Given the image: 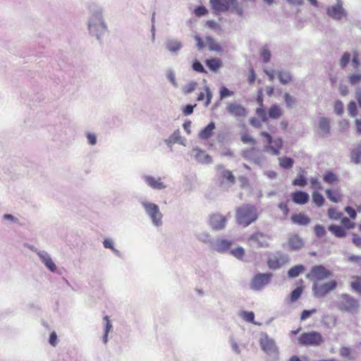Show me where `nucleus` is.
Masks as SVG:
<instances>
[{
    "label": "nucleus",
    "instance_id": "obj_1",
    "mask_svg": "<svg viewBox=\"0 0 361 361\" xmlns=\"http://www.w3.org/2000/svg\"><path fill=\"white\" fill-rule=\"evenodd\" d=\"M257 218V210L254 205L243 204L236 209V222L244 227H246L255 222Z\"/></svg>",
    "mask_w": 361,
    "mask_h": 361
},
{
    "label": "nucleus",
    "instance_id": "obj_2",
    "mask_svg": "<svg viewBox=\"0 0 361 361\" xmlns=\"http://www.w3.org/2000/svg\"><path fill=\"white\" fill-rule=\"evenodd\" d=\"M212 8L217 12L228 10L235 11L238 15L243 14V8L237 0H210Z\"/></svg>",
    "mask_w": 361,
    "mask_h": 361
},
{
    "label": "nucleus",
    "instance_id": "obj_3",
    "mask_svg": "<svg viewBox=\"0 0 361 361\" xmlns=\"http://www.w3.org/2000/svg\"><path fill=\"white\" fill-rule=\"evenodd\" d=\"M259 343L263 351L273 360H277L279 357V348L275 341L267 334H262Z\"/></svg>",
    "mask_w": 361,
    "mask_h": 361
},
{
    "label": "nucleus",
    "instance_id": "obj_4",
    "mask_svg": "<svg viewBox=\"0 0 361 361\" xmlns=\"http://www.w3.org/2000/svg\"><path fill=\"white\" fill-rule=\"evenodd\" d=\"M298 341L302 345L319 346L324 342V338L319 332L312 331L302 334Z\"/></svg>",
    "mask_w": 361,
    "mask_h": 361
},
{
    "label": "nucleus",
    "instance_id": "obj_5",
    "mask_svg": "<svg viewBox=\"0 0 361 361\" xmlns=\"http://www.w3.org/2000/svg\"><path fill=\"white\" fill-rule=\"evenodd\" d=\"M260 135L264 137L268 143V145L265 146L264 149L271 152L273 155H279L283 147V140L281 138L273 140L271 135L265 131L261 132Z\"/></svg>",
    "mask_w": 361,
    "mask_h": 361
},
{
    "label": "nucleus",
    "instance_id": "obj_6",
    "mask_svg": "<svg viewBox=\"0 0 361 361\" xmlns=\"http://www.w3.org/2000/svg\"><path fill=\"white\" fill-rule=\"evenodd\" d=\"M331 276V272L323 265L313 266L306 277L310 280H324Z\"/></svg>",
    "mask_w": 361,
    "mask_h": 361
},
{
    "label": "nucleus",
    "instance_id": "obj_7",
    "mask_svg": "<svg viewBox=\"0 0 361 361\" xmlns=\"http://www.w3.org/2000/svg\"><path fill=\"white\" fill-rule=\"evenodd\" d=\"M289 261L288 255L277 252L268 257L267 265L271 269H278Z\"/></svg>",
    "mask_w": 361,
    "mask_h": 361
},
{
    "label": "nucleus",
    "instance_id": "obj_8",
    "mask_svg": "<svg viewBox=\"0 0 361 361\" xmlns=\"http://www.w3.org/2000/svg\"><path fill=\"white\" fill-rule=\"evenodd\" d=\"M142 206L147 214L150 216L154 224L157 226L161 224L162 214L159 211V207L150 202H143Z\"/></svg>",
    "mask_w": 361,
    "mask_h": 361
},
{
    "label": "nucleus",
    "instance_id": "obj_9",
    "mask_svg": "<svg viewBox=\"0 0 361 361\" xmlns=\"http://www.w3.org/2000/svg\"><path fill=\"white\" fill-rule=\"evenodd\" d=\"M358 302L357 300L350 297L348 295H343L341 300L338 304L340 310L350 313H355L358 309Z\"/></svg>",
    "mask_w": 361,
    "mask_h": 361
},
{
    "label": "nucleus",
    "instance_id": "obj_10",
    "mask_svg": "<svg viewBox=\"0 0 361 361\" xmlns=\"http://www.w3.org/2000/svg\"><path fill=\"white\" fill-rule=\"evenodd\" d=\"M271 277L272 274L271 273L257 274L253 277L251 286L255 290H259L267 285L270 282Z\"/></svg>",
    "mask_w": 361,
    "mask_h": 361
},
{
    "label": "nucleus",
    "instance_id": "obj_11",
    "mask_svg": "<svg viewBox=\"0 0 361 361\" xmlns=\"http://www.w3.org/2000/svg\"><path fill=\"white\" fill-rule=\"evenodd\" d=\"M326 13L329 17L335 20H341L345 16V10L340 0L337 1L336 5L329 6L326 9Z\"/></svg>",
    "mask_w": 361,
    "mask_h": 361
},
{
    "label": "nucleus",
    "instance_id": "obj_12",
    "mask_svg": "<svg viewBox=\"0 0 361 361\" xmlns=\"http://www.w3.org/2000/svg\"><path fill=\"white\" fill-rule=\"evenodd\" d=\"M226 223V217L223 216L219 214H214L210 216L209 224L212 228L214 230L223 229Z\"/></svg>",
    "mask_w": 361,
    "mask_h": 361
},
{
    "label": "nucleus",
    "instance_id": "obj_13",
    "mask_svg": "<svg viewBox=\"0 0 361 361\" xmlns=\"http://www.w3.org/2000/svg\"><path fill=\"white\" fill-rule=\"evenodd\" d=\"M227 111L235 117H245L247 114L245 109L240 104L231 103L226 106Z\"/></svg>",
    "mask_w": 361,
    "mask_h": 361
},
{
    "label": "nucleus",
    "instance_id": "obj_14",
    "mask_svg": "<svg viewBox=\"0 0 361 361\" xmlns=\"http://www.w3.org/2000/svg\"><path fill=\"white\" fill-rule=\"evenodd\" d=\"M288 246L291 250H298L303 247L304 241L298 234H291L288 238Z\"/></svg>",
    "mask_w": 361,
    "mask_h": 361
},
{
    "label": "nucleus",
    "instance_id": "obj_15",
    "mask_svg": "<svg viewBox=\"0 0 361 361\" xmlns=\"http://www.w3.org/2000/svg\"><path fill=\"white\" fill-rule=\"evenodd\" d=\"M269 238L268 235L260 233V232H256L253 233L250 237L249 238L250 240H252L255 242L258 247H267L269 246Z\"/></svg>",
    "mask_w": 361,
    "mask_h": 361
},
{
    "label": "nucleus",
    "instance_id": "obj_16",
    "mask_svg": "<svg viewBox=\"0 0 361 361\" xmlns=\"http://www.w3.org/2000/svg\"><path fill=\"white\" fill-rule=\"evenodd\" d=\"M293 202L298 204H305L310 200L308 193L301 190L293 192L290 195Z\"/></svg>",
    "mask_w": 361,
    "mask_h": 361
},
{
    "label": "nucleus",
    "instance_id": "obj_17",
    "mask_svg": "<svg viewBox=\"0 0 361 361\" xmlns=\"http://www.w3.org/2000/svg\"><path fill=\"white\" fill-rule=\"evenodd\" d=\"M325 194L326 197L334 203H338L343 199V194L339 188L326 189Z\"/></svg>",
    "mask_w": 361,
    "mask_h": 361
},
{
    "label": "nucleus",
    "instance_id": "obj_18",
    "mask_svg": "<svg viewBox=\"0 0 361 361\" xmlns=\"http://www.w3.org/2000/svg\"><path fill=\"white\" fill-rule=\"evenodd\" d=\"M145 180L147 184L153 189L161 190L166 188L164 183L161 181V178H155L152 176H145Z\"/></svg>",
    "mask_w": 361,
    "mask_h": 361
},
{
    "label": "nucleus",
    "instance_id": "obj_19",
    "mask_svg": "<svg viewBox=\"0 0 361 361\" xmlns=\"http://www.w3.org/2000/svg\"><path fill=\"white\" fill-rule=\"evenodd\" d=\"M195 152V157L196 159L203 164H210L212 161V158L209 154H206L204 150L198 148L193 149Z\"/></svg>",
    "mask_w": 361,
    "mask_h": 361
},
{
    "label": "nucleus",
    "instance_id": "obj_20",
    "mask_svg": "<svg viewBox=\"0 0 361 361\" xmlns=\"http://www.w3.org/2000/svg\"><path fill=\"white\" fill-rule=\"evenodd\" d=\"M293 223L301 226L307 225L310 222V219L304 214H295L291 216Z\"/></svg>",
    "mask_w": 361,
    "mask_h": 361
},
{
    "label": "nucleus",
    "instance_id": "obj_21",
    "mask_svg": "<svg viewBox=\"0 0 361 361\" xmlns=\"http://www.w3.org/2000/svg\"><path fill=\"white\" fill-rule=\"evenodd\" d=\"M215 129V124L214 122L209 123L199 133V137L202 140H207L213 135V131Z\"/></svg>",
    "mask_w": 361,
    "mask_h": 361
},
{
    "label": "nucleus",
    "instance_id": "obj_22",
    "mask_svg": "<svg viewBox=\"0 0 361 361\" xmlns=\"http://www.w3.org/2000/svg\"><path fill=\"white\" fill-rule=\"evenodd\" d=\"M206 98L205 106H208L212 99V93L208 86H204V92H201L197 97L198 101H203Z\"/></svg>",
    "mask_w": 361,
    "mask_h": 361
},
{
    "label": "nucleus",
    "instance_id": "obj_23",
    "mask_svg": "<svg viewBox=\"0 0 361 361\" xmlns=\"http://www.w3.org/2000/svg\"><path fill=\"white\" fill-rule=\"evenodd\" d=\"M305 270V266L302 264H298L290 267L288 269L287 274L289 278H295L302 274Z\"/></svg>",
    "mask_w": 361,
    "mask_h": 361
},
{
    "label": "nucleus",
    "instance_id": "obj_24",
    "mask_svg": "<svg viewBox=\"0 0 361 361\" xmlns=\"http://www.w3.org/2000/svg\"><path fill=\"white\" fill-rule=\"evenodd\" d=\"M319 128L322 133V135H327L330 133V121L329 119L322 117L319 121Z\"/></svg>",
    "mask_w": 361,
    "mask_h": 361
},
{
    "label": "nucleus",
    "instance_id": "obj_25",
    "mask_svg": "<svg viewBox=\"0 0 361 361\" xmlns=\"http://www.w3.org/2000/svg\"><path fill=\"white\" fill-rule=\"evenodd\" d=\"M205 63L209 70L214 72H216L222 66V62L219 59H207Z\"/></svg>",
    "mask_w": 361,
    "mask_h": 361
},
{
    "label": "nucleus",
    "instance_id": "obj_26",
    "mask_svg": "<svg viewBox=\"0 0 361 361\" xmlns=\"http://www.w3.org/2000/svg\"><path fill=\"white\" fill-rule=\"evenodd\" d=\"M39 255L43 263L51 271L54 272L56 271V267L55 264L47 253H39Z\"/></svg>",
    "mask_w": 361,
    "mask_h": 361
},
{
    "label": "nucleus",
    "instance_id": "obj_27",
    "mask_svg": "<svg viewBox=\"0 0 361 361\" xmlns=\"http://www.w3.org/2000/svg\"><path fill=\"white\" fill-rule=\"evenodd\" d=\"M231 245V242L228 240H220L216 242V251L218 252H225L228 251Z\"/></svg>",
    "mask_w": 361,
    "mask_h": 361
},
{
    "label": "nucleus",
    "instance_id": "obj_28",
    "mask_svg": "<svg viewBox=\"0 0 361 361\" xmlns=\"http://www.w3.org/2000/svg\"><path fill=\"white\" fill-rule=\"evenodd\" d=\"M103 319L104 322L103 342L106 344L108 342L109 333L112 331L113 326L108 316H105Z\"/></svg>",
    "mask_w": 361,
    "mask_h": 361
},
{
    "label": "nucleus",
    "instance_id": "obj_29",
    "mask_svg": "<svg viewBox=\"0 0 361 361\" xmlns=\"http://www.w3.org/2000/svg\"><path fill=\"white\" fill-rule=\"evenodd\" d=\"M268 114L271 118L277 119L282 116L283 111L279 105L273 104L269 108Z\"/></svg>",
    "mask_w": 361,
    "mask_h": 361
},
{
    "label": "nucleus",
    "instance_id": "obj_30",
    "mask_svg": "<svg viewBox=\"0 0 361 361\" xmlns=\"http://www.w3.org/2000/svg\"><path fill=\"white\" fill-rule=\"evenodd\" d=\"M166 47L169 51L176 52L180 49L181 42L177 39H171L166 42Z\"/></svg>",
    "mask_w": 361,
    "mask_h": 361
},
{
    "label": "nucleus",
    "instance_id": "obj_31",
    "mask_svg": "<svg viewBox=\"0 0 361 361\" xmlns=\"http://www.w3.org/2000/svg\"><path fill=\"white\" fill-rule=\"evenodd\" d=\"M322 323L329 329H332L336 326L337 323V319L334 315H324L322 317Z\"/></svg>",
    "mask_w": 361,
    "mask_h": 361
},
{
    "label": "nucleus",
    "instance_id": "obj_32",
    "mask_svg": "<svg viewBox=\"0 0 361 361\" xmlns=\"http://www.w3.org/2000/svg\"><path fill=\"white\" fill-rule=\"evenodd\" d=\"M323 180L328 184H334L338 181V176L333 171H326L323 176Z\"/></svg>",
    "mask_w": 361,
    "mask_h": 361
},
{
    "label": "nucleus",
    "instance_id": "obj_33",
    "mask_svg": "<svg viewBox=\"0 0 361 361\" xmlns=\"http://www.w3.org/2000/svg\"><path fill=\"white\" fill-rule=\"evenodd\" d=\"M328 229L337 238H343L345 236V231L339 226L331 225L329 226Z\"/></svg>",
    "mask_w": 361,
    "mask_h": 361
},
{
    "label": "nucleus",
    "instance_id": "obj_34",
    "mask_svg": "<svg viewBox=\"0 0 361 361\" xmlns=\"http://www.w3.org/2000/svg\"><path fill=\"white\" fill-rule=\"evenodd\" d=\"M206 42L208 45L209 49L211 51L217 52L222 51L221 45L218 42H216L212 37H207Z\"/></svg>",
    "mask_w": 361,
    "mask_h": 361
},
{
    "label": "nucleus",
    "instance_id": "obj_35",
    "mask_svg": "<svg viewBox=\"0 0 361 361\" xmlns=\"http://www.w3.org/2000/svg\"><path fill=\"white\" fill-rule=\"evenodd\" d=\"M293 185L305 187L307 184V180L304 173H300L292 182Z\"/></svg>",
    "mask_w": 361,
    "mask_h": 361
},
{
    "label": "nucleus",
    "instance_id": "obj_36",
    "mask_svg": "<svg viewBox=\"0 0 361 361\" xmlns=\"http://www.w3.org/2000/svg\"><path fill=\"white\" fill-rule=\"evenodd\" d=\"M278 77L280 82L283 85H286L292 81V76L288 71H279L278 73Z\"/></svg>",
    "mask_w": 361,
    "mask_h": 361
},
{
    "label": "nucleus",
    "instance_id": "obj_37",
    "mask_svg": "<svg viewBox=\"0 0 361 361\" xmlns=\"http://www.w3.org/2000/svg\"><path fill=\"white\" fill-rule=\"evenodd\" d=\"M337 286V283L336 281H330L325 283H324L321 286V290L323 292V293H328L332 290H334Z\"/></svg>",
    "mask_w": 361,
    "mask_h": 361
},
{
    "label": "nucleus",
    "instance_id": "obj_38",
    "mask_svg": "<svg viewBox=\"0 0 361 361\" xmlns=\"http://www.w3.org/2000/svg\"><path fill=\"white\" fill-rule=\"evenodd\" d=\"M279 165L283 169H290L293 166V159L290 157H280L279 158Z\"/></svg>",
    "mask_w": 361,
    "mask_h": 361
},
{
    "label": "nucleus",
    "instance_id": "obj_39",
    "mask_svg": "<svg viewBox=\"0 0 361 361\" xmlns=\"http://www.w3.org/2000/svg\"><path fill=\"white\" fill-rule=\"evenodd\" d=\"M348 80L350 85H355L361 82V73H353L348 75Z\"/></svg>",
    "mask_w": 361,
    "mask_h": 361
},
{
    "label": "nucleus",
    "instance_id": "obj_40",
    "mask_svg": "<svg viewBox=\"0 0 361 361\" xmlns=\"http://www.w3.org/2000/svg\"><path fill=\"white\" fill-rule=\"evenodd\" d=\"M312 201L317 207H322L325 202V200L322 194L318 192H313L312 195Z\"/></svg>",
    "mask_w": 361,
    "mask_h": 361
},
{
    "label": "nucleus",
    "instance_id": "obj_41",
    "mask_svg": "<svg viewBox=\"0 0 361 361\" xmlns=\"http://www.w3.org/2000/svg\"><path fill=\"white\" fill-rule=\"evenodd\" d=\"M351 161L355 164H359L361 161V148L357 147L351 152Z\"/></svg>",
    "mask_w": 361,
    "mask_h": 361
},
{
    "label": "nucleus",
    "instance_id": "obj_42",
    "mask_svg": "<svg viewBox=\"0 0 361 361\" xmlns=\"http://www.w3.org/2000/svg\"><path fill=\"white\" fill-rule=\"evenodd\" d=\"M240 317L246 322L253 323L257 325H260V324H257L254 322L255 314L252 312H246L243 311L240 312Z\"/></svg>",
    "mask_w": 361,
    "mask_h": 361
},
{
    "label": "nucleus",
    "instance_id": "obj_43",
    "mask_svg": "<svg viewBox=\"0 0 361 361\" xmlns=\"http://www.w3.org/2000/svg\"><path fill=\"white\" fill-rule=\"evenodd\" d=\"M347 109H348V112L350 116H352V117L357 116V115L358 114V111H357V104H356L355 102H354V101L350 102L348 104Z\"/></svg>",
    "mask_w": 361,
    "mask_h": 361
},
{
    "label": "nucleus",
    "instance_id": "obj_44",
    "mask_svg": "<svg viewBox=\"0 0 361 361\" xmlns=\"http://www.w3.org/2000/svg\"><path fill=\"white\" fill-rule=\"evenodd\" d=\"M328 216L332 220H338L341 218L342 214L336 208L330 207L328 209Z\"/></svg>",
    "mask_w": 361,
    "mask_h": 361
},
{
    "label": "nucleus",
    "instance_id": "obj_45",
    "mask_svg": "<svg viewBox=\"0 0 361 361\" xmlns=\"http://www.w3.org/2000/svg\"><path fill=\"white\" fill-rule=\"evenodd\" d=\"M240 140L245 144H250L252 145L256 144V140L247 133H244L241 135Z\"/></svg>",
    "mask_w": 361,
    "mask_h": 361
},
{
    "label": "nucleus",
    "instance_id": "obj_46",
    "mask_svg": "<svg viewBox=\"0 0 361 361\" xmlns=\"http://www.w3.org/2000/svg\"><path fill=\"white\" fill-rule=\"evenodd\" d=\"M351 55L349 52H345L340 59V66L342 68H345L349 63Z\"/></svg>",
    "mask_w": 361,
    "mask_h": 361
},
{
    "label": "nucleus",
    "instance_id": "obj_47",
    "mask_svg": "<svg viewBox=\"0 0 361 361\" xmlns=\"http://www.w3.org/2000/svg\"><path fill=\"white\" fill-rule=\"evenodd\" d=\"M221 177L229 181L231 183H234L235 178V176L233 175L232 172L229 170H224L221 173Z\"/></svg>",
    "mask_w": 361,
    "mask_h": 361
},
{
    "label": "nucleus",
    "instance_id": "obj_48",
    "mask_svg": "<svg viewBox=\"0 0 361 361\" xmlns=\"http://www.w3.org/2000/svg\"><path fill=\"white\" fill-rule=\"evenodd\" d=\"M340 355L343 357L348 358L350 360H353V357L351 356V350L350 348L342 346L340 348L339 351Z\"/></svg>",
    "mask_w": 361,
    "mask_h": 361
},
{
    "label": "nucleus",
    "instance_id": "obj_49",
    "mask_svg": "<svg viewBox=\"0 0 361 361\" xmlns=\"http://www.w3.org/2000/svg\"><path fill=\"white\" fill-rule=\"evenodd\" d=\"M219 94H220V98H221V99H222L226 97L233 96L234 94V92L233 91L229 90L226 87H222L220 89Z\"/></svg>",
    "mask_w": 361,
    "mask_h": 361
},
{
    "label": "nucleus",
    "instance_id": "obj_50",
    "mask_svg": "<svg viewBox=\"0 0 361 361\" xmlns=\"http://www.w3.org/2000/svg\"><path fill=\"white\" fill-rule=\"evenodd\" d=\"M351 286L355 291L361 293V277H356L351 283Z\"/></svg>",
    "mask_w": 361,
    "mask_h": 361
},
{
    "label": "nucleus",
    "instance_id": "obj_51",
    "mask_svg": "<svg viewBox=\"0 0 361 361\" xmlns=\"http://www.w3.org/2000/svg\"><path fill=\"white\" fill-rule=\"evenodd\" d=\"M231 254L238 259H242L245 255V250L243 247H238L231 251Z\"/></svg>",
    "mask_w": 361,
    "mask_h": 361
},
{
    "label": "nucleus",
    "instance_id": "obj_52",
    "mask_svg": "<svg viewBox=\"0 0 361 361\" xmlns=\"http://www.w3.org/2000/svg\"><path fill=\"white\" fill-rule=\"evenodd\" d=\"M257 115L262 119V121L266 122L268 119L267 112L262 106H260L256 109Z\"/></svg>",
    "mask_w": 361,
    "mask_h": 361
},
{
    "label": "nucleus",
    "instance_id": "obj_53",
    "mask_svg": "<svg viewBox=\"0 0 361 361\" xmlns=\"http://www.w3.org/2000/svg\"><path fill=\"white\" fill-rule=\"evenodd\" d=\"M334 111L336 114L341 116L343 113V104L341 101L336 100L334 103Z\"/></svg>",
    "mask_w": 361,
    "mask_h": 361
},
{
    "label": "nucleus",
    "instance_id": "obj_54",
    "mask_svg": "<svg viewBox=\"0 0 361 361\" xmlns=\"http://www.w3.org/2000/svg\"><path fill=\"white\" fill-rule=\"evenodd\" d=\"M314 233L318 238H322L325 235L326 230L324 226L321 225H316L314 227Z\"/></svg>",
    "mask_w": 361,
    "mask_h": 361
},
{
    "label": "nucleus",
    "instance_id": "obj_55",
    "mask_svg": "<svg viewBox=\"0 0 361 361\" xmlns=\"http://www.w3.org/2000/svg\"><path fill=\"white\" fill-rule=\"evenodd\" d=\"M197 85V83L196 82H191L188 83L183 87V92L185 94L191 93L192 92H193L195 90Z\"/></svg>",
    "mask_w": 361,
    "mask_h": 361
},
{
    "label": "nucleus",
    "instance_id": "obj_56",
    "mask_svg": "<svg viewBox=\"0 0 361 361\" xmlns=\"http://www.w3.org/2000/svg\"><path fill=\"white\" fill-rule=\"evenodd\" d=\"M317 312L316 309H312L309 310H303L301 313L300 319L301 320L304 321L306 320L307 318H309L312 314H314Z\"/></svg>",
    "mask_w": 361,
    "mask_h": 361
},
{
    "label": "nucleus",
    "instance_id": "obj_57",
    "mask_svg": "<svg viewBox=\"0 0 361 361\" xmlns=\"http://www.w3.org/2000/svg\"><path fill=\"white\" fill-rule=\"evenodd\" d=\"M192 68L195 71L199 72V73H206V71H205L204 66L198 61H195L193 62V63H192Z\"/></svg>",
    "mask_w": 361,
    "mask_h": 361
},
{
    "label": "nucleus",
    "instance_id": "obj_58",
    "mask_svg": "<svg viewBox=\"0 0 361 361\" xmlns=\"http://www.w3.org/2000/svg\"><path fill=\"white\" fill-rule=\"evenodd\" d=\"M311 188L313 189L322 190V186L317 178H312L310 180Z\"/></svg>",
    "mask_w": 361,
    "mask_h": 361
},
{
    "label": "nucleus",
    "instance_id": "obj_59",
    "mask_svg": "<svg viewBox=\"0 0 361 361\" xmlns=\"http://www.w3.org/2000/svg\"><path fill=\"white\" fill-rule=\"evenodd\" d=\"M352 64L355 69L358 68L360 65V60H359V54H358L357 51H353Z\"/></svg>",
    "mask_w": 361,
    "mask_h": 361
},
{
    "label": "nucleus",
    "instance_id": "obj_60",
    "mask_svg": "<svg viewBox=\"0 0 361 361\" xmlns=\"http://www.w3.org/2000/svg\"><path fill=\"white\" fill-rule=\"evenodd\" d=\"M261 58L264 63L269 62L271 58L270 51L266 49H262L261 51Z\"/></svg>",
    "mask_w": 361,
    "mask_h": 361
},
{
    "label": "nucleus",
    "instance_id": "obj_61",
    "mask_svg": "<svg viewBox=\"0 0 361 361\" xmlns=\"http://www.w3.org/2000/svg\"><path fill=\"white\" fill-rule=\"evenodd\" d=\"M285 102L286 104V106L288 107H291L292 105L295 102V99L288 93H285L283 95Z\"/></svg>",
    "mask_w": 361,
    "mask_h": 361
},
{
    "label": "nucleus",
    "instance_id": "obj_62",
    "mask_svg": "<svg viewBox=\"0 0 361 361\" xmlns=\"http://www.w3.org/2000/svg\"><path fill=\"white\" fill-rule=\"evenodd\" d=\"M49 343L53 347H55L57 345L58 339L56 333L55 331L51 333L49 338Z\"/></svg>",
    "mask_w": 361,
    "mask_h": 361
},
{
    "label": "nucleus",
    "instance_id": "obj_63",
    "mask_svg": "<svg viewBox=\"0 0 361 361\" xmlns=\"http://www.w3.org/2000/svg\"><path fill=\"white\" fill-rule=\"evenodd\" d=\"M196 106V104L191 105L188 104L183 109V114L185 116H188L192 114L194 108Z\"/></svg>",
    "mask_w": 361,
    "mask_h": 361
},
{
    "label": "nucleus",
    "instance_id": "obj_64",
    "mask_svg": "<svg viewBox=\"0 0 361 361\" xmlns=\"http://www.w3.org/2000/svg\"><path fill=\"white\" fill-rule=\"evenodd\" d=\"M194 12L197 16H202L207 13V10L204 6H198Z\"/></svg>",
    "mask_w": 361,
    "mask_h": 361
}]
</instances>
